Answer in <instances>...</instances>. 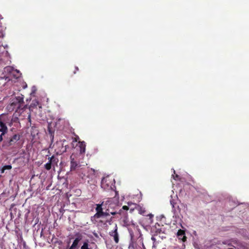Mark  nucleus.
Masks as SVG:
<instances>
[{"label": "nucleus", "instance_id": "nucleus-1", "mask_svg": "<svg viewBox=\"0 0 249 249\" xmlns=\"http://www.w3.org/2000/svg\"><path fill=\"white\" fill-rule=\"evenodd\" d=\"M0 142L2 140V136L7 132V127L2 122H0Z\"/></svg>", "mask_w": 249, "mask_h": 249}, {"label": "nucleus", "instance_id": "nucleus-14", "mask_svg": "<svg viewBox=\"0 0 249 249\" xmlns=\"http://www.w3.org/2000/svg\"><path fill=\"white\" fill-rule=\"evenodd\" d=\"M16 100L17 101V102H18V103H20L21 102H23V98L20 97H18V98H17L16 99Z\"/></svg>", "mask_w": 249, "mask_h": 249}, {"label": "nucleus", "instance_id": "nucleus-13", "mask_svg": "<svg viewBox=\"0 0 249 249\" xmlns=\"http://www.w3.org/2000/svg\"><path fill=\"white\" fill-rule=\"evenodd\" d=\"M18 140V136L14 135L10 141V144H12V142H15Z\"/></svg>", "mask_w": 249, "mask_h": 249}, {"label": "nucleus", "instance_id": "nucleus-5", "mask_svg": "<svg viewBox=\"0 0 249 249\" xmlns=\"http://www.w3.org/2000/svg\"><path fill=\"white\" fill-rule=\"evenodd\" d=\"M78 146L80 148V153H84L85 152L86 149V144L84 142H79Z\"/></svg>", "mask_w": 249, "mask_h": 249}, {"label": "nucleus", "instance_id": "nucleus-11", "mask_svg": "<svg viewBox=\"0 0 249 249\" xmlns=\"http://www.w3.org/2000/svg\"><path fill=\"white\" fill-rule=\"evenodd\" d=\"M81 249H91L89 248V244H88V242L87 241V242H85L83 243V245L81 247Z\"/></svg>", "mask_w": 249, "mask_h": 249}, {"label": "nucleus", "instance_id": "nucleus-23", "mask_svg": "<svg viewBox=\"0 0 249 249\" xmlns=\"http://www.w3.org/2000/svg\"><path fill=\"white\" fill-rule=\"evenodd\" d=\"M144 213V211H142L141 213Z\"/></svg>", "mask_w": 249, "mask_h": 249}, {"label": "nucleus", "instance_id": "nucleus-20", "mask_svg": "<svg viewBox=\"0 0 249 249\" xmlns=\"http://www.w3.org/2000/svg\"><path fill=\"white\" fill-rule=\"evenodd\" d=\"M5 69H6L7 70H9V69H10V67H6Z\"/></svg>", "mask_w": 249, "mask_h": 249}, {"label": "nucleus", "instance_id": "nucleus-3", "mask_svg": "<svg viewBox=\"0 0 249 249\" xmlns=\"http://www.w3.org/2000/svg\"><path fill=\"white\" fill-rule=\"evenodd\" d=\"M177 236L179 239L185 242L186 240V237L185 235V231L181 230H179L177 232Z\"/></svg>", "mask_w": 249, "mask_h": 249}, {"label": "nucleus", "instance_id": "nucleus-7", "mask_svg": "<svg viewBox=\"0 0 249 249\" xmlns=\"http://www.w3.org/2000/svg\"><path fill=\"white\" fill-rule=\"evenodd\" d=\"M101 187L104 189H108V184L107 183V179L104 178L101 182Z\"/></svg>", "mask_w": 249, "mask_h": 249}, {"label": "nucleus", "instance_id": "nucleus-15", "mask_svg": "<svg viewBox=\"0 0 249 249\" xmlns=\"http://www.w3.org/2000/svg\"><path fill=\"white\" fill-rule=\"evenodd\" d=\"M122 209L124 210H128L129 208L127 206H124Z\"/></svg>", "mask_w": 249, "mask_h": 249}, {"label": "nucleus", "instance_id": "nucleus-10", "mask_svg": "<svg viewBox=\"0 0 249 249\" xmlns=\"http://www.w3.org/2000/svg\"><path fill=\"white\" fill-rule=\"evenodd\" d=\"M105 215V213L103 212V210L101 211H99L98 212H96V213L94 215V217L99 218L102 216H104Z\"/></svg>", "mask_w": 249, "mask_h": 249}, {"label": "nucleus", "instance_id": "nucleus-18", "mask_svg": "<svg viewBox=\"0 0 249 249\" xmlns=\"http://www.w3.org/2000/svg\"><path fill=\"white\" fill-rule=\"evenodd\" d=\"M148 216H149L150 218H152V217L153 216V215L152 214H149Z\"/></svg>", "mask_w": 249, "mask_h": 249}, {"label": "nucleus", "instance_id": "nucleus-16", "mask_svg": "<svg viewBox=\"0 0 249 249\" xmlns=\"http://www.w3.org/2000/svg\"><path fill=\"white\" fill-rule=\"evenodd\" d=\"M16 102H13L11 103V106H15L16 105Z\"/></svg>", "mask_w": 249, "mask_h": 249}, {"label": "nucleus", "instance_id": "nucleus-22", "mask_svg": "<svg viewBox=\"0 0 249 249\" xmlns=\"http://www.w3.org/2000/svg\"><path fill=\"white\" fill-rule=\"evenodd\" d=\"M144 213V211H142L141 213Z\"/></svg>", "mask_w": 249, "mask_h": 249}, {"label": "nucleus", "instance_id": "nucleus-6", "mask_svg": "<svg viewBox=\"0 0 249 249\" xmlns=\"http://www.w3.org/2000/svg\"><path fill=\"white\" fill-rule=\"evenodd\" d=\"M81 238L77 237L73 241L72 245L69 248V249H75L77 247L79 242L81 240Z\"/></svg>", "mask_w": 249, "mask_h": 249}, {"label": "nucleus", "instance_id": "nucleus-4", "mask_svg": "<svg viewBox=\"0 0 249 249\" xmlns=\"http://www.w3.org/2000/svg\"><path fill=\"white\" fill-rule=\"evenodd\" d=\"M54 159V157L52 156L50 158H49V161L46 164H45V168L48 170H49L51 167H52V163L53 162V160Z\"/></svg>", "mask_w": 249, "mask_h": 249}, {"label": "nucleus", "instance_id": "nucleus-9", "mask_svg": "<svg viewBox=\"0 0 249 249\" xmlns=\"http://www.w3.org/2000/svg\"><path fill=\"white\" fill-rule=\"evenodd\" d=\"M12 169V166L10 165L4 166L0 170L1 173H4L5 170H10Z\"/></svg>", "mask_w": 249, "mask_h": 249}, {"label": "nucleus", "instance_id": "nucleus-2", "mask_svg": "<svg viewBox=\"0 0 249 249\" xmlns=\"http://www.w3.org/2000/svg\"><path fill=\"white\" fill-rule=\"evenodd\" d=\"M110 235L113 237L115 243H118L119 242V235L117 232V224L115 225L114 230L110 232Z\"/></svg>", "mask_w": 249, "mask_h": 249}, {"label": "nucleus", "instance_id": "nucleus-21", "mask_svg": "<svg viewBox=\"0 0 249 249\" xmlns=\"http://www.w3.org/2000/svg\"><path fill=\"white\" fill-rule=\"evenodd\" d=\"M111 214H113V215H114V214H115V213H111Z\"/></svg>", "mask_w": 249, "mask_h": 249}, {"label": "nucleus", "instance_id": "nucleus-8", "mask_svg": "<svg viewBox=\"0 0 249 249\" xmlns=\"http://www.w3.org/2000/svg\"><path fill=\"white\" fill-rule=\"evenodd\" d=\"M71 169H74L77 166V163L74 160V159L72 158V156H71Z\"/></svg>", "mask_w": 249, "mask_h": 249}, {"label": "nucleus", "instance_id": "nucleus-17", "mask_svg": "<svg viewBox=\"0 0 249 249\" xmlns=\"http://www.w3.org/2000/svg\"><path fill=\"white\" fill-rule=\"evenodd\" d=\"M79 138H74V140L73 141V142H77Z\"/></svg>", "mask_w": 249, "mask_h": 249}, {"label": "nucleus", "instance_id": "nucleus-19", "mask_svg": "<svg viewBox=\"0 0 249 249\" xmlns=\"http://www.w3.org/2000/svg\"><path fill=\"white\" fill-rule=\"evenodd\" d=\"M108 215V214L107 213H105V215L104 216H107Z\"/></svg>", "mask_w": 249, "mask_h": 249}, {"label": "nucleus", "instance_id": "nucleus-12", "mask_svg": "<svg viewBox=\"0 0 249 249\" xmlns=\"http://www.w3.org/2000/svg\"><path fill=\"white\" fill-rule=\"evenodd\" d=\"M103 204V203L101 204H97L96 205V212H98L99 211H101L103 210L102 208V205Z\"/></svg>", "mask_w": 249, "mask_h": 249}]
</instances>
